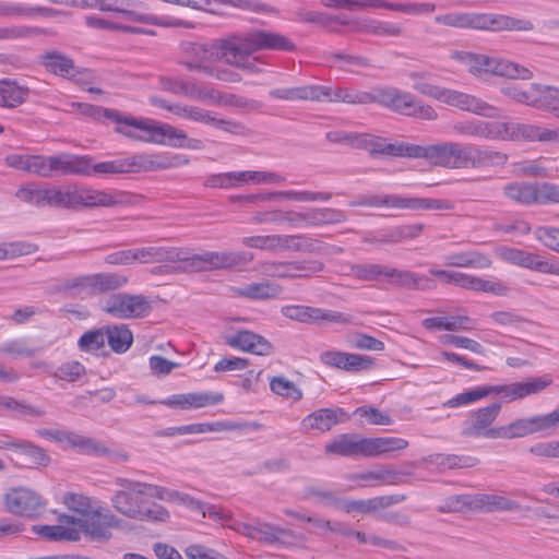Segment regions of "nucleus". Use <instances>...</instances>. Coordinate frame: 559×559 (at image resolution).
<instances>
[{
    "label": "nucleus",
    "instance_id": "obj_1",
    "mask_svg": "<svg viewBox=\"0 0 559 559\" xmlns=\"http://www.w3.org/2000/svg\"><path fill=\"white\" fill-rule=\"evenodd\" d=\"M407 76L413 82L412 88L424 96L477 116L486 118L499 116L498 108L475 95L431 83V74L429 72L411 71Z\"/></svg>",
    "mask_w": 559,
    "mask_h": 559
},
{
    "label": "nucleus",
    "instance_id": "obj_2",
    "mask_svg": "<svg viewBox=\"0 0 559 559\" xmlns=\"http://www.w3.org/2000/svg\"><path fill=\"white\" fill-rule=\"evenodd\" d=\"M115 485L120 489L110 501L120 514L140 521L165 522L169 519V512L164 507L148 504L146 484L117 477Z\"/></svg>",
    "mask_w": 559,
    "mask_h": 559
},
{
    "label": "nucleus",
    "instance_id": "obj_3",
    "mask_svg": "<svg viewBox=\"0 0 559 559\" xmlns=\"http://www.w3.org/2000/svg\"><path fill=\"white\" fill-rule=\"evenodd\" d=\"M435 22L455 28H473L492 32L532 31L534 28L533 23L528 20L491 13L449 12L436 15Z\"/></svg>",
    "mask_w": 559,
    "mask_h": 559
},
{
    "label": "nucleus",
    "instance_id": "obj_4",
    "mask_svg": "<svg viewBox=\"0 0 559 559\" xmlns=\"http://www.w3.org/2000/svg\"><path fill=\"white\" fill-rule=\"evenodd\" d=\"M133 195L126 191L73 187L60 190L59 206L76 207H117L131 204Z\"/></svg>",
    "mask_w": 559,
    "mask_h": 559
},
{
    "label": "nucleus",
    "instance_id": "obj_5",
    "mask_svg": "<svg viewBox=\"0 0 559 559\" xmlns=\"http://www.w3.org/2000/svg\"><path fill=\"white\" fill-rule=\"evenodd\" d=\"M450 58L465 66L467 71L475 76L491 73L515 80H530L533 78V72L523 66L486 55L455 50L450 53Z\"/></svg>",
    "mask_w": 559,
    "mask_h": 559
},
{
    "label": "nucleus",
    "instance_id": "obj_6",
    "mask_svg": "<svg viewBox=\"0 0 559 559\" xmlns=\"http://www.w3.org/2000/svg\"><path fill=\"white\" fill-rule=\"evenodd\" d=\"M372 103L408 117L424 120H436L438 118V114L432 106L416 98L412 93L393 86L373 88Z\"/></svg>",
    "mask_w": 559,
    "mask_h": 559
},
{
    "label": "nucleus",
    "instance_id": "obj_7",
    "mask_svg": "<svg viewBox=\"0 0 559 559\" xmlns=\"http://www.w3.org/2000/svg\"><path fill=\"white\" fill-rule=\"evenodd\" d=\"M100 310L120 320L142 319L152 312L151 300L141 294L112 293L99 304Z\"/></svg>",
    "mask_w": 559,
    "mask_h": 559
},
{
    "label": "nucleus",
    "instance_id": "obj_8",
    "mask_svg": "<svg viewBox=\"0 0 559 559\" xmlns=\"http://www.w3.org/2000/svg\"><path fill=\"white\" fill-rule=\"evenodd\" d=\"M121 523V519L100 506L96 507L84 518H75L73 515L72 522L78 531V540L84 534L91 540L98 543L108 542L112 536V528L120 527Z\"/></svg>",
    "mask_w": 559,
    "mask_h": 559
},
{
    "label": "nucleus",
    "instance_id": "obj_9",
    "mask_svg": "<svg viewBox=\"0 0 559 559\" xmlns=\"http://www.w3.org/2000/svg\"><path fill=\"white\" fill-rule=\"evenodd\" d=\"M508 155L500 151L484 148L479 145L452 142V169L487 168L502 166Z\"/></svg>",
    "mask_w": 559,
    "mask_h": 559
},
{
    "label": "nucleus",
    "instance_id": "obj_10",
    "mask_svg": "<svg viewBox=\"0 0 559 559\" xmlns=\"http://www.w3.org/2000/svg\"><path fill=\"white\" fill-rule=\"evenodd\" d=\"M3 506L10 514L35 520L44 514L47 501L37 491L20 486L10 488L3 495Z\"/></svg>",
    "mask_w": 559,
    "mask_h": 559
},
{
    "label": "nucleus",
    "instance_id": "obj_11",
    "mask_svg": "<svg viewBox=\"0 0 559 559\" xmlns=\"http://www.w3.org/2000/svg\"><path fill=\"white\" fill-rule=\"evenodd\" d=\"M185 154L171 152L138 153L124 157L127 173L156 171L179 168L189 164Z\"/></svg>",
    "mask_w": 559,
    "mask_h": 559
},
{
    "label": "nucleus",
    "instance_id": "obj_12",
    "mask_svg": "<svg viewBox=\"0 0 559 559\" xmlns=\"http://www.w3.org/2000/svg\"><path fill=\"white\" fill-rule=\"evenodd\" d=\"M230 528L267 545L292 546L296 539V534L292 530L261 521L254 523L235 521Z\"/></svg>",
    "mask_w": 559,
    "mask_h": 559
},
{
    "label": "nucleus",
    "instance_id": "obj_13",
    "mask_svg": "<svg viewBox=\"0 0 559 559\" xmlns=\"http://www.w3.org/2000/svg\"><path fill=\"white\" fill-rule=\"evenodd\" d=\"M328 138L333 142H348L352 145L365 148L371 154H386L391 156L408 157L409 143H386L384 139L370 134H342L329 133Z\"/></svg>",
    "mask_w": 559,
    "mask_h": 559
},
{
    "label": "nucleus",
    "instance_id": "obj_14",
    "mask_svg": "<svg viewBox=\"0 0 559 559\" xmlns=\"http://www.w3.org/2000/svg\"><path fill=\"white\" fill-rule=\"evenodd\" d=\"M355 274L362 280H376L380 276H384L388 277L391 283L406 288L426 289L433 287L432 282L427 277L379 264L357 266Z\"/></svg>",
    "mask_w": 559,
    "mask_h": 559
},
{
    "label": "nucleus",
    "instance_id": "obj_15",
    "mask_svg": "<svg viewBox=\"0 0 559 559\" xmlns=\"http://www.w3.org/2000/svg\"><path fill=\"white\" fill-rule=\"evenodd\" d=\"M213 47L221 59L231 66L248 70L255 71V64L249 60V57L255 52L253 44L251 43L250 33L245 36H234L227 39L219 40Z\"/></svg>",
    "mask_w": 559,
    "mask_h": 559
},
{
    "label": "nucleus",
    "instance_id": "obj_16",
    "mask_svg": "<svg viewBox=\"0 0 559 559\" xmlns=\"http://www.w3.org/2000/svg\"><path fill=\"white\" fill-rule=\"evenodd\" d=\"M150 126V135L145 138L146 143L188 150L203 148L201 140L189 138L183 130L171 124L151 119Z\"/></svg>",
    "mask_w": 559,
    "mask_h": 559
},
{
    "label": "nucleus",
    "instance_id": "obj_17",
    "mask_svg": "<svg viewBox=\"0 0 559 559\" xmlns=\"http://www.w3.org/2000/svg\"><path fill=\"white\" fill-rule=\"evenodd\" d=\"M501 412L500 403H491L488 406L477 408L469 414L463 435L472 438L498 439L500 426L492 424Z\"/></svg>",
    "mask_w": 559,
    "mask_h": 559
},
{
    "label": "nucleus",
    "instance_id": "obj_18",
    "mask_svg": "<svg viewBox=\"0 0 559 559\" xmlns=\"http://www.w3.org/2000/svg\"><path fill=\"white\" fill-rule=\"evenodd\" d=\"M496 252L502 260L521 267L547 274L559 273V265L555 261L518 247H496Z\"/></svg>",
    "mask_w": 559,
    "mask_h": 559
},
{
    "label": "nucleus",
    "instance_id": "obj_19",
    "mask_svg": "<svg viewBox=\"0 0 559 559\" xmlns=\"http://www.w3.org/2000/svg\"><path fill=\"white\" fill-rule=\"evenodd\" d=\"M555 427L556 425L550 413L547 415L516 418L507 425L500 426V433L498 439L510 440L524 438L528 435L548 430Z\"/></svg>",
    "mask_w": 559,
    "mask_h": 559
},
{
    "label": "nucleus",
    "instance_id": "obj_20",
    "mask_svg": "<svg viewBox=\"0 0 559 559\" xmlns=\"http://www.w3.org/2000/svg\"><path fill=\"white\" fill-rule=\"evenodd\" d=\"M551 380L547 377L534 378L526 382H514L510 384L488 385L489 395H499L502 402L509 403L526 396L537 394L550 385Z\"/></svg>",
    "mask_w": 559,
    "mask_h": 559
},
{
    "label": "nucleus",
    "instance_id": "obj_21",
    "mask_svg": "<svg viewBox=\"0 0 559 559\" xmlns=\"http://www.w3.org/2000/svg\"><path fill=\"white\" fill-rule=\"evenodd\" d=\"M224 399L221 392L201 391L173 394L160 401V404L170 408L190 411L218 405Z\"/></svg>",
    "mask_w": 559,
    "mask_h": 559
},
{
    "label": "nucleus",
    "instance_id": "obj_22",
    "mask_svg": "<svg viewBox=\"0 0 559 559\" xmlns=\"http://www.w3.org/2000/svg\"><path fill=\"white\" fill-rule=\"evenodd\" d=\"M319 359L328 367L341 369L346 372H360L370 370L373 367V359L370 356L341 350L322 352Z\"/></svg>",
    "mask_w": 559,
    "mask_h": 559
},
{
    "label": "nucleus",
    "instance_id": "obj_23",
    "mask_svg": "<svg viewBox=\"0 0 559 559\" xmlns=\"http://www.w3.org/2000/svg\"><path fill=\"white\" fill-rule=\"evenodd\" d=\"M177 269L185 272H200L209 269L228 267L237 263V258L230 253L206 252L192 257H180Z\"/></svg>",
    "mask_w": 559,
    "mask_h": 559
},
{
    "label": "nucleus",
    "instance_id": "obj_24",
    "mask_svg": "<svg viewBox=\"0 0 559 559\" xmlns=\"http://www.w3.org/2000/svg\"><path fill=\"white\" fill-rule=\"evenodd\" d=\"M225 343L231 348L259 356H267L273 353V345L265 337L248 330L228 334L225 337Z\"/></svg>",
    "mask_w": 559,
    "mask_h": 559
},
{
    "label": "nucleus",
    "instance_id": "obj_25",
    "mask_svg": "<svg viewBox=\"0 0 559 559\" xmlns=\"http://www.w3.org/2000/svg\"><path fill=\"white\" fill-rule=\"evenodd\" d=\"M548 129L538 124L520 122H501L499 141L546 142Z\"/></svg>",
    "mask_w": 559,
    "mask_h": 559
},
{
    "label": "nucleus",
    "instance_id": "obj_26",
    "mask_svg": "<svg viewBox=\"0 0 559 559\" xmlns=\"http://www.w3.org/2000/svg\"><path fill=\"white\" fill-rule=\"evenodd\" d=\"M282 313L292 320L302 323H314L319 321L345 323L347 319L345 314L332 310L321 308L290 305L282 308Z\"/></svg>",
    "mask_w": 559,
    "mask_h": 559
},
{
    "label": "nucleus",
    "instance_id": "obj_27",
    "mask_svg": "<svg viewBox=\"0 0 559 559\" xmlns=\"http://www.w3.org/2000/svg\"><path fill=\"white\" fill-rule=\"evenodd\" d=\"M105 118L116 122V132L141 142H146V135H150L151 119L150 118H135L131 116H122L119 111L106 110Z\"/></svg>",
    "mask_w": 559,
    "mask_h": 559
},
{
    "label": "nucleus",
    "instance_id": "obj_28",
    "mask_svg": "<svg viewBox=\"0 0 559 559\" xmlns=\"http://www.w3.org/2000/svg\"><path fill=\"white\" fill-rule=\"evenodd\" d=\"M128 277L118 273H96L78 280V286L87 289L91 294H107L123 288Z\"/></svg>",
    "mask_w": 559,
    "mask_h": 559
},
{
    "label": "nucleus",
    "instance_id": "obj_29",
    "mask_svg": "<svg viewBox=\"0 0 559 559\" xmlns=\"http://www.w3.org/2000/svg\"><path fill=\"white\" fill-rule=\"evenodd\" d=\"M51 163L52 177L67 175L91 176L92 158L90 156L62 153L53 155Z\"/></svg>",
    "mask_w": 559,
    "mask_h": 559
},
{
    "label": "nucleus",
    "instance_id": "obj_30",
    "mask_svg": "<svg viewBox=\"0 0 559 559\" xmlns=\"http://www.w3.org/2000/svg\"><path fill=\"white\" fill-rule=\"evenodd\" d=\"M348 418L349 416L340 407L321 408L307 415L300 425L305 431L325 432L337 424L345 423Z\"/></svg>",
    "mask_w": 559,
    "mask_h": 559
},
{
    "label": "nucleus",
    "instance_id": "obj_31",
    "mask_svg": "<svg viewBox=\"0 0 559 559\" xmlns=\"http://www.w3.org/2000/svg\"><path fill=\"white\" fill-rule=\"evenodd\" d=\"M73 515L60 513L56 525H34L33 533L50 542H78V531L74 528Z\"/></svg>",
    "mask_w": 559,
    "mask_h": 559
},
{
    "label": "nucleus",
    "instance_id": "obj_32",
    "mask_svg": "<svg viewBox=\"0 0 559 559\" xmlns=\"http://www.w3.org/2000/svg\"><path fill=\"white\" fill-rule=\"evenodd\" d=\"M408 157L426 158L436 166L452 169V142H443L427 146L409 144Z\"/></svg>",
    "mask_w": 559,
    "mask_h": 559
},
{
    "label": "nucleus",
    "instance_id": "obj_33",
    "mask_svg": "<svg viewBox=\"0 0 559 559\" xmlns=\"http://www.w3.org/2000/svg\"><path fill=\"white\" fill-rule=\"evenodd\" d=\"M452 129L460 135L479 138L490 141H499L500 136V121L467 119L454 122Z\"/></svg>",
    "mask_w": 559,
    "mask_h": 559
},
{
    "label": "nucleus",
    "instance_id": "obj_34",
    "mask_svg": "<svg viewBox=\"0 0 559 559\" xmlns=\"http://www.w3.org/2000/svg\"><path fill=\"white\" fill-rule=\"evenodd\" d=\"M160 247L131 248L120 250L106 257L109 264H131L133 262L151 263L163 261Z\"/></svg>",
    "mask_w": 559,
    "mask_h": 559
},
{
    "label": "nucleus",
    "instance_id": "obj_35",
    "mask_svg": "<svg viewBox=\"0 0 559 559\" xmlns=\"http://www.w3.org/2000/svg\"><path fill=\"white\" fill-rule=\"evenodd\" d=\"M404 500V497L397 496H379L366 500H343L340 503V509L346 513H374L385 509L392 504L399 503Z\"/></svg>",
    "mask_w": 559,
    "mask_h": 559
},
{
    "label": "nucleus",
    "instance_id": "obj_36",
    "mask_svg": "<svg viewBox=\"0 0 559 559\" xmlns=\"http://www.w3.org/2000/svg\"><path fill=\"white\" fill-rule=\"evenodd\" d=\"M474 511L480 512H513L520 511L521 504L506 496L497 493H474Z\"/></svg>",
    "mask_w": 559,
    "mask_h": 559
},
{
    "label": "nucleus",
    "instance_id": "obj_37",
    "mask_svg": "<svg viewBox=\"0 0 559 559\" xmlns=\"http://www.w3.org/2000/svg\"><path fill=\"white\" fill-rule=\"evenodd\" d=\"M251 43L254 51L259 50H277L294 51L296 46L288 37L270 31L257 29L250 32Z\"/></svg>",
    "mask_w": 559,
    "mask_h": 559
},
{
    "label": "nucleus",
    "instance_id": "obj_38",
    "mask_svg": "<svg viewBox=\"0 0 559 559\" xmlns=\"http://www.w3.org/2000/svg\"><path fill=\"white\" fill-rule=\"evenodd\" d=\"M60 190V188L56 187L36 188L34 186H25L21 187L15 195L21 201L33 205L59 206Z\"/></svg>",
    "mask_w": 559,
    "mask_h": 559
},
{
    "label": "nucleus",
    "instance_id": "obj_39",
    "mask_svg": "<svg viewBox=\"0 0 559 559\" xmlns=\"http://www.w3.org/2000/svg\"><path fill=\"white\" fill-rule=\"evenodd\" d=\"M423 326L432 331H471L475 326V320L466 314L430 317L421 322Z\"/></svg>",
    "mask_w": 559,
    "mask_h": 559
},
{
    "label": "nucleus",
    "instance_id": "obj_40",
    "mask_svg": "<svg viewBox=\"0 0 559 559\" xmlns=\"http://www.w3.org/2000/svg\"><path fill=\"white\" fill-rule=\"evenodd\" d=\"M124 5L122 11L119 13L124 20L133 23H141L146 25H155L160 27H192L189 22H185L179 19H175L167 15H155L150 13H142L135 10H131Z\"/></svg>",
    "mask_w": 559,
    "mask_h": 559
},
{
    "label": "nucleus",
    "instance_id": "obj_41",
    "mask_svg": "<svg viewBox=\"0 0 559 559\" xmlns=\"http://www.w3.org/2000/svg\"><path fill=\"white\" fill-rule=\"evenodd\" d=\"M322 270V263L313 261L307 263L299 262H278L266 263L263 272L266 275L275 277H296L300 276L299 272L314 273Z\"/></svg>",
    "mask_w": 559,
    "mask_h": 559
},
{
    "label": "nucleus",
    "instance_id": "obj_42",
    "mask_svg": "<svg viewBox=\"0 0 559 559\" xmlns=\"http://www.w3.org/2000/svg\"><path fill=\"white\" fill-rule=\"evenodd\" d=\"M328 454L346 457L361 456V438L355 433H343L325 444Z\"/></svg>",
    "mask_w": 559,
    "mask_h": 559
},
{
    "label": "nucleus",
    "instance_id": "obj_43",
    "mask_svg": "<svg viewBox=\"0 0 559 559\" xmlns=\"http://www.w3.org/2000/svg\"><path fill=\"white\" fill-rule=\"evenodd\" d=\"M28 95V87L20 85L15 80H0V107L16 108L27 99Z\"/></svg>",
    "mask_w": 559,
    "mask_h": 559
},
{
    "label": "nucleus",
    "instance_id": "obj_44",
    "mask_svg": "<svg viewBox=\"0 0 559 559\" xmlns=\"http://www.w3.org/2000/svg\"><path fill=\"white\" fill-rule=\"evenodd\" d=\"M41 64L47 71L71 80L80 73L71 58L57 51L41 56Z\"/></svg>",
    "mask_w": 559,
    "mask_h": 559
},
{
    "label": "nucleus",
    "instance_id": "obj_45",
    "mask_svg": "<svg viewBox=\"0 0 559 559\" xmlns=\"http://www.w3.org/2000/svg\"><path fill=\"white\" fill-rule=\"evenodd\" d=\"M503 194L520 205H536V182L513 181L503 187Z\"/></svg>",
    "mask_w": 559,
    "mask_h": 559
},
{
    "label": "nucleus",
    "instance_id": "obj_46",
    "mask_svg": "<svg viewBox=\"0 0 559 559\" xmlns=\"http://www.w3.org/2000/svg\"><path fill=\"white\" fill-rule=\"evenodd\" d=\"M62 444L76 449L83 454L104 455L108 452L107 448L100 442L74 431L64 430Z\"/></svg>",
    "mask_w": 559,
    "mask_h": 559
},
{
    "label": "nucleus",
    "instance_id": "obj_47",
    "mask_svg": "<svg viewBox=\"0 0 559 559\" xmlns=\"http://www.w3.org/2000/svg\"><path fill=\"white\" fill-rule=\"evenodd\" d=\"M515 173L521 177L559 178V175L554 173L551 159L545 157L518 163Z\"/></svg>",
    "mask_w": 559,
    "mask_h": 559
},
{
    "label": "nucleus",
    "instance_id": "obj_48",
    "mask_svg": "<svg viewBox=\"0 0 559 559\" xmlns=\"http://www.w3.org/2000/svg\"><path fill=\"white\" fill-rule=\"evenodd\" d=\"M296 222L305 221L311 225L333 224L345 221L343 211L330 207L309 209L304 213H296Z\"/></svg>",
    "mask_w": 559,
    "mask_h": 559
},
{
    "label": "nucleus",
    "instance_id": "obj_49",
    "mask_svg": "<svg viewBox=\"0 0 559 559\" xmlns=\"http://www.w3.org/2000/svg\"><path fill=\"white\" fill-rule=\"evenodd\" d=\"M237 296L249 299H273L282 293V287L270 281L248 284L235 289Z\"/></svg>",
    "mask_w": 559,
    "mask_h": 559
},
{
    "label": "nucleus",
    "instance_id": "obj_50",
    "mask_svg": "<svg viewBox=\"0 0 559 559\" xmlns=\"http://www.w3.org/2000/svg\"><path fill=\"white\" fill-rule=\"evenodd\" d=\"M106 342L117 353H126L133 343L131 330L126 324H118L105 328Z\"/></svg>",
    "mask_w": 559,
    "mask_h": 559
},
{
    "label": "nucleus",
    "instance_id": "obj_51",
    "mask_svg": "<svg viewBox=\"0 0 559 559\" xmlns=\"http://www.w3.org/2000/svg\"><path fill=\"white\" fill-rule=\"evenodd\" d=\"M183 96L210 105H219L224 100L222 94L215 88L193 81H186Z\"/></svg>",
    "mask_w": 559,
    "mask_h": 559
},
{
    "label": "nucleus",
    "instance_id": "obj_52",
    "mask_svg": "<svg viewBox=\"0 0 559 559\" xmlns=\"http://www.w3.org/2000/svg\"><path fill=\"white\" fill-rule=\"evenodd\" d=\"M85 23L87 26L98 29H117L129 34H141L146 36H155L156 33L153 29L133 26L129 24L112 22L109 20L102 19L95 14L85 16Z\"/></svg>",
    "mask_w": 559,
    "mask_h": 559
},
{
    "label": "nucleus",
    "instance_id": "obj_53",
    "mask_svg": "<svg viewBox=\"0 0 559 559\" xmlns=\"http://www.w3.org/2000/svg\"><path fill=\"white\" fill-rule=\"evenodd\" d=\"M423 231V225H400L381 233L379 241L404 242L415 240Z\"/></svg>",
    "mask_w": 559,
    "mask_h": 559
},
{
    "label": "nucleus",
    "instance_id": "obj_54",
    "mask_svg": "<svg viewBox=\"0 0 559 559\" xmlns=\"http://www.w3.org/2000/svg\"><path fill=\"white\" fill-rule=\"evenodd\" d=\"M61 502L72 512L76 513L78 518L88 515L96 507V502L88 496L81 492L68 491L61 497Z\"/></svg>",
    "mask_w": 559,
    "mask_h": 559
},
{
    "label": "nucleus",
    "instance_id": "obj_55",
    "mask_svg": "<svg viewBox=\"0 0 559 559\" xmlns=\"http://www.w3.org/2000/svg\"><path fill=\"white\" fill-rule=\"evenodd\" d=\"M239 187L243 185H280L285 177L274 171L242 170L237 171Z\"/></svg>",
    "mask_w": 559,
    "mask_h": 559
},
{
    "label": "nucleus",
    "instance_id": "obj_56",
    "mask_svg": "<svg viewBox=\"0 0 559 559\" xmlns=\"http://www.w3.org/2000/svg\"><path fill=\"white\" fill-rule=\"evenodd\" d=\"M0 407L23 417L39 418L46 415L44 408L11 396H0Z\"/></svg>",
    "mask_w": 559,
    "mask_h": 559
},
{
    "label": "nucleus",
    "instance_id": "obj_57",
    "mask_svg": "<svg viewBox=\"0 0 559 559\" xmlns=\"http://www.w3.org/2000/svg\"><path fill=\"white\" fill-rule=\"evenodd\" d=\"M269 95L273 99L288 102L313 100V97H317L313 94V85L273 88Z\"/></svg>",
    "mask_w": 559,
    "mask_h": 559
},
{
    "label": "nucleus",
    "instance_id": "obj_58",
    "mask_svg": "<svg viewBox=\"0 0 559 559\" xmlns=\"http://www.w3.org/2000/svg\"><path fill=\"white\" fill-rule=\"evenodd\" d=\"M447 264L459 267L484 269L490 265V260L477 251H467L447 257Z\"/></svg>",
    "mask_w": 559,
    "mask_h": 559
},
{
    "label": "nucleus",
    "instance_id": "obj_59",
    "mask_svg": "<svg viewBox=\"0 0 559 559\" xmlns=\"http://www.w3.org/2000/svg\"><path fill=\"white\" fill-rule=\"evenodd\" d=\"M534 88L536 91L535 108L550 111L558 109L556 105L559 104V86L534 83Z\"/></svg>",
    "mask_w": 559,
    "mask_h": 559
},
{
    "label": "nucleus",
    "instance_id": "obj_60",
    "mask_svg": "<svg viewBox=\"0 0 559 559\" xmlns=\"http://www.w3.org/2000/svg\"><path fill=\"white\" fill-rule=\"evenodd\" d=\"M402 476L403 474L395 469L382 468L355 475L352 479H360L373 484L397 485L402 481Z\"/></svg>",
    "mask_w": 559,
    "mask_h": 559
},
{
    "label": "nucleus",
    "instance_id": "obj_61",
    "mask_svg": "<svg viewBox=\"0 0 559 559\" xmlns=\"http://www.w3.org/2000/svg\"><path fill=\"white\" fill-rule=\"evenodd\" d=\"M430 462L441 468H469L477 465L478 460L469 455L456 454H436L431 456Z\"/></svg>",
    "mask_w": 559,
    "mask_h": 559
},
{
    "label": "nucleus",
    "instance_id": "obj_62",
    "mask_svg": "<svg viewBox=\"0 0 559 559\" xmlns=\"http://www.w3.org/2000/svg\"><path fill=\"white\" fill-rule=\"evenodd\" d=\"M51 9L40 7H27L23 3H14L0 0V17L33 16L37 13L49 14Z\"/></svg>",
    "mask_w": 559,
    "mask_h": 559
},
{
    "label": "nucleus",
    "instance_id": "obj_63",
    "mask_svg": "<svg viewBox=\"0 0 559 559\" xmlns=\"http://www.w3.org/2000/svg\"><path fill=\"white\" fill-rule=\"evenodd\" d=\"M307 522L312 525V533L319 536H325L328 533H335L342 536H349L352 534L350 528L341 522H331L316 515H309Z\"/></svg>",
    "mask_w": 559,
    "mask_h": 559
},
{
    "label": "nucleus",
    "instance_id": "obj_64",
    "mask_svg": "<svg viewBox=\"0 0 559 559\" xmlns=\"http://www.w3.org/2000/svg\"><path fill=\"white\" fill-rule=\"evenodd\" d=\"M302 499L314 501L320 504L332 506L336 509H340V503L342 501L334 491L317 486L306 487L302 491Z\"/></svg>",
    "mask_w": 559,
    "mask_h": 559
}]
</instances>
